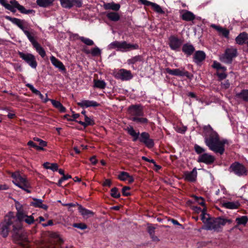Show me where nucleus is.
Masks as SVG:
<instances>
[{"instance_id":"obj_1","label":"nucleus","mask_w":248,"mask_h":248,"mask_svg":"<svg viewBox=\"0 0 248 248\" xmlns=\"http://www.w3.org/2000/svg\"><path fill=\"white\" fill-rule=\"evenodd\" d=\"M10 231H12L14 241L22 247H26L29 242L27 233L20 231L19 221L12 212H9L0 223V234L3 237H6Z\"/></svg>"},{"instance_id":"obj_2","label":"nucleus","mask_w":248,"mask_h":248,"mask_svg":"<svg viewBox=\"0 0 248 248\" xmlns=\"http://www.w3.org/2000/svg\"><path fill=\"white\" fill-rule=\"evenodd\" d=\"M203 135L205 145L216 154L222 155L225 151V144L228 143L227 140H220L217 133L214 131L210 125L203 127Z\"/></svg>"},{"instance_id":"obj_3","label":"nucleus","mask_w":248,"mask_h":248,"mask_svg":"<svg viewBox=\"0 0 248 248\" xmlns=\"http://www.w3.org/2000/svg\"><path fill=\"white\" fill-rule=\"evenodd\" d=\"M5 18L19 27L31 43L33 47L41 57L44 58L45 57L46 55L45 50L36 40V32L31 29L30 30H27V28L24 26L26 23L25 20L16 17H12L8 16H5Z\"/></svg>"},{"instance_id":"obj_4","label":"nucleus","mask_w":248,"mask_h":248,"mask_svg":"<svg viewBox=\"0 0 248 248\" xmlns=\"http://www.w3.org/2000/svg\"><path fill=\"white\" fill-rule=\"evenodd\" d=\"M232 221L230 219L222 218L220 217L206 219V229L208 230H214L219 232L221 228L227 223H231Z\"/></svg>"},{"instance_id":"obj_5","label":"nucleus","mask_w":248,"mask_h":248,"mask_svg":"<svg viewBox=\"0 0 248 248\" xmlns=\"http://www.w3.org/2000/svg\"><path fill=\"white\" fill-rule=\"evenodd\" d=\"M108 48L110 49H117L118 51L126 52L131 50L138 49L139 46L137 44L127 43L126 41L119 42L115 41L108 45Z\"/></svg>"},{"instance_id":"obj_6","label":"nucleus","mask_w":248,"mask_h":248,"mask_svg":"<svg viewBox=\"0 0 248 248\" xmlns=\"http://www.w3.org/2000/svg\"><path fill=\"white\" fill-rule=\"evenodd\" d=\"M12 177L14 179L13 182L15 185L27 193H31V191L29 190L30 187V184L25 178L22 177L18 172L13 173Z\"/></svg>"},{"instance_id":"obj_7","label":"nucleus","mask_w":248,"mask_h":248,"mask_svg":"<svg viewBox=\"0 0 248 248\" xmlns=\"http://www.w3.org/2000/svg\"><path fill=\"white\" fill-rule=\"evenodd\" d=\"M237 56V50L233 47L228 48L225 53L219 57L220 60L227 64H231L232 59Z\"/></svg>"},{"instance_id":"obj_8","label":"nucleus","mask_w":248,"mask_h":248,"mask_svg":"<svg viewBox=\"0 0 248 248\" xmlns=\"http://www.w3.org/2000/svg\"><path fill=\"white\" fill-rule=\"evenodd\" d=\"M229 171L239 177L247 175L246 168L242 164L238 162H235L231 164L229 168Z\"/></svg>"},{"instance_id":"obj_9","label":"nucleus","mask_w":248,"mask_h":248,"mask_svg":"<svg viewBox=\"0 0 248 248\" xmlns=\"http://www.w3.org/2000/svg\"><path fill=\"white\" fill-rule=\"evenodd\" d=\"M10 3L11 4L7 5L6 9L13 13L16 12L15 8H17L20 13L24 14H32L35 12L33 10H26L23 6L20 5L18 1L16 0L10 1Z\"/></svg>"},{"instance_id":"obj_10","label":"nucleus","mask_w":248,"mask_h":248,"mask_svg":"<svg viewBox=\"0 0 248 248\" xmlns=\"http://www.w3.org/2000/svg\"><path fill=\"white\" fill-rule=\"evenodd\" d=\"M18 54L19 57L28 63L31 68L34 69L36 68L37 62L35 56L33 54L21 51H18Z\"/></svg>"},{"instance_id":"obj_11","label":"nucleus","mask_w":248,"mask_h":248,"mask_svg":"<svg viewBox=\"0 0 248 248\" xmlns=\"http://www.w3.org/2000/svg\"><path fill=\"white\" fill-rule=\"evenodd\" d=\"M167 73L173 76L183 77L185 76L188 78H191L192 76L189 73L185 70L184 68L170 69L169 68L165 69Z\"/></svg>"},{"instance_id":"obj_12","label":"nucleus","mask_w":248,"mask_h":248,"mask_svg":"<svg viewBox=\"0 0 248 248\" xmlns=\"http://www.w3.org/2000/svg\"><path fill=\"white\" fill-rule=\"evenodd\" d=\"M138 139L140 142L143 143L148 148H152L154 146V140L150 138V135L148 133L142 132Z\"/></svg>"},{"instance_id":"obj_13","label":"nucleus","mask_w":248,"mask_h":248,"mask_svg":"<svg viewBox=\"0 0 248 248\" xmlns=\"http://www.w3.org/2000/svg\"><path fill=\"white\" fill-rule=\"evenodd\" d=\"M61 5L65 8H71L73 6L80 7L82 6L81 0H60Z\"/></svg>"},{"instance_id":"obj_14","label":"nucleus","mask_w":248,"mask_h":248,"mask_svg":"<svg viewBox=\"0 0 248 248\" xmlns=\"http://www.w3.org/2000/svg\"><path fill=\"white\" fill-rule=\"evenodd\" d=\"M115 77L122 80H128L133 78V76L130 71L121 69L116 73Z\"/></svg>"},{"instance_id":"obj_15","label":"nucleus","mask_w":248,"mask_h":248,"mask_svg":"<svg viewBox=\"0 0 248 248\" xmlns=\"http://www.w3.org/2000/svg\"><path fill=\"white\" fill-rule=\"evenodd\" d=\"M169 40L170 48L173 50L178 51L182 43L181 40L174 36H170Z\"/></svg>"},{"instance_id":"obj_16","label":"nucleus","mask_w":248,"mask_h":248,"mask_svg":"<svg viewBox=\"0 0 248 248\" xmlns=\"http://www.w3.org/2000/svg\"><path fill=\"white\" fill-rule=\"evenodd\" d=\"M128 111L132 117L143 116L142 108L140 105H132L130 106Z\"/></svg>"},{"instance_id":"obj_17","label":"nucleus","mask_w":248,"mask_h":248,"mask_svg":"<svg viewBox=\"0 0 248 248\" xmlns=\"http://www.w3.org/2000/svg\"><path fill=\"white\" fill-rule=\"evenodd\" d=\"M139 1L145 6H151L152 9L156 13L159 14H164L165 12L158 4L149 1L147 0H139Z\"/></svg>"},{"instance_id":"obj_18","label":"nucleus","mask_w":248,"mask_h":248,"mask_svg":"<svg viewBox=\"0 0 248 248\" xmlns=\"http://www.w3.org/2000/svg\"><path fill=\"white\" fill-rule=\"evenodd\" d=\"M215 157L207 153H204L200 155L198 159V161L199 162H202L206 164H211L215 161Z\"/></svg>"},{"instance_id":"obj_19","label":"nucleus","mask_w":248,"mask_h":248,"mask_svg":"<svg viewBox=\"0 0 248 248\" xmlns=\"http://www.w3.org/2000/svg\"><path fill=\"white\" fill-rule=\"evenodd\" d=\"M197 171L196 168H194L191 171H185L184 173V178L189 182H194L197 178Z\"/></svg>"},{"instance_id":"obj_20","label":"nucleus","mask_w":248,"mask_h":248,"mask_svg":"<svg viewBox=\"0 0 248 248\" xmlns=\"http://www.w3.org/2000/svg\"><path fill=\"white\" fill-rule=\"evenodd\" d=\"M16 208L17 209V213L16 216V219L17 220L19 221V223L20 224V230L21 231H22V224L21 222L23 221L26 217L27 215L24 212L23 210L21 209V207H18V206H16Z\"/></svg>"},{"instance_id":"obj_21","label":"nucleus","mask_w":248,"mask_h":248,"mask_svg":"<svg viewBox=\"0 0 248 248\" xmlns=\"http://www.w3.org/2000/svg\"><path fill=\"white\" fill-rule=\"evenodd\" d=\"M77 104L81 108L96 107L100 106V104L96 101L88 100H82L80 102H78Z\"/></svg>"},{"instance_id":"obj_22","label":"nucleus","mask_w":248,"mask_h":248,"mask_svg":"<svg viewBox=\"0 0 248 248\" xmlns=\"http://www.w3.org/2000/svg\"><path fill=\"white\" fill-rule=\"evenodd\" d=\"M78 206V210L80 214L83 217L88 218L93 216L94 213L88 209H87L83 207L81 205L77 204Z\"/></svg>"},{"instance_id":"obj_23","label":"nucleus","mask_w":248,"mask_h":248,"mask_svg":"<svg viewBox=\"0 0 248 248\" xmlns=\"http://www.w3.org/2000/svg\"><path fill=\"white\" fill-rule=\"evenodd\" d=\"M52 64L56 68L62 71H65L66 69L62 62L56 59L54 56H52L50 58Z\"/></svg>"},{"instance_id":"obj_24","label":"nucleus","mask_w":248,"mask_h":248,"mask_svg":"<svg viewBox=\"0 0 248 248\" xmlns=\"http://www.w3.org/2000/svg\"><path fill=\"white\" fill-rule=\"evenodd\" d=\"M182 51L187 56H191L195 51V48L191 44H185L182 48Z\"/></svg>"},{"instance_id":"obj_25","label":"nucleus","mask_w":248,"mask_h":248,"mask_svg":"<svg viewBox=\"0 0 248 248\" xmlns=\"http://www.w3.org/2000/svg\"><path fill=\"white\" fill-rule=\"evenodd\" d=\"M205 57V53L203 51H197L193 56L194 61L196 63H199L204 60Z\"/></svg>"},{"instance_id":"obj_26","label":"nucleus","mask_w":248,"mask_h":248,"mask_svg":"<svg viewBox=\"0 0 248 248\" xmlns=\"http://www.w3.org/2000/svg\"><path fill=\"white\" fill-rule=\"evenodd\" d=\"M181 18L183 20L186 21H191L195 19V16L193 13L184 10L182 11Z\"/></svg>"},{"instance_id":"obj_27","label":"nucleus","mask_w":248,"mask_h":248,"mask_svg":"<svg viewBox=\"0 0 248 248\" xmlns=\"http://www.w3.org/2000/svg\"><path fill=\"white\" fill-rule=\"evenodd\" d=\"M248 40V34L246 32L240 33L235 38L237 44L242 45L245 44Z\"/></svg>"},{"instance_id":"obj_28","label":"nucleus","mask_w":248,"mask_h":248,"mask_svg":"<svg viewBox=\"0 0 248 248\" xmlns=\"http://www.w3.org/2000/svg\"><path fill=\"white\" fill-rule=\"evenodd\" d=\"M103 7L105 10H112L115 11H118L120 8V5L119 3H115L112 2L104 3Z\"/></svg>"},{"instance_id":"obj_29","label":"nucleus","mask_w":248,"mask_h":248,"mask_svg":"<svg viewBox=\"0 0 248 248\" xmlns=\"http://www.w3.org/2000/svg\"><path fill=\"white\" fill-rule=\"evenodd\" d=\"M33 202L31 203V204L35 207H39L45 210H47L48 206L46 204L43 203V200L41 199L34 198Z\"/></svg>"},{"instance_id":"obj_30","label":"nucleus","mask_w":248,"mask_h":248,"mask_svg":"<svg viewBox=\"0 0 248 248\" xmlns=\"http://www.w3.org/2000/svg\"><path fill=\"white\" fill-rule=\"evenodd\" d=\"M240 206V203L238 202H224L223 206L230 209H237Z\"/></svg>"},{"instance_id":"obj_31","label":"nucleus","mask_w":248,"mask_h":248,"mask_svg":"<svg viewBox=\"0 0 248 248\" xmlns=\"http://www.w3.org/2000/svg\"><path fill=\"white\" fill-rule=\"evenodd\" d=\"M50 101H51L52 104L53 106L59 110V111L61 112H64L66 111V108L65 107L63 106V105L60 102L58 101H56L53 99H50Z\"/></svg>"},{"instance_id":"obj_32","label":"nucleus","mask_w":248,"mask_h":248,"mask_svg":"<svg viewBox=\"0 0 248 248\" xmlns=\"http://www.w3.org/2000/svg\"><path fill=\"white\" fill-rule=\"evenodd\" d=\"M127 130L128 133L133 137V140L134 141H136L138 140L140 136V132L137 133L132 126L127 127Z\"/></svg>"},{"instance_id":"obj_33","label":"nucleus","mask_w":248,"mask_h":248,"mask_svg":"<svg viewBox=\"0 0 248 248\" xmlns=\"http://www.w3.org/2000/svg\"><path fill=\"white\" fill-rule=\"evenodd\" d=\"M143 59L141 55H137L128 59L127 62L128 64H134L138 62H143Z\"/></svg>"},{"instance_id":"obj_34","label":"nucleus","mask_w":248,"mask_h":248,"mask_svg":"<svg viewBox=\"0 0 248 248\" xmlns=\"http://www.w3.org/2000/svg\"><path fill=\"white\" fill-rule=\"evenodd\" d=\"M106 16L109 20L113 21H117L120 18V15L116 12H108Z\"/></svg>"},{"instance_id":"obj_35","label":"nucleus","mask_w":248,"mask_h":248,"mask_svg":"<svg viewBox=\"0 0 248 248\" xmlns=\"http://www.w3.org/2000/svg\"><path fill=\"white\" fill-rule=\"evenodd\" d=\"M44 168L46 169H50L53 171L58 170V165L56 163H50L49 162H46L43 165Z\"/></svg>"},{"instance_id":"obj_36","label":"nucleus","mask_w":248,"mask_h":248,"mask_svg":"<svg viewBox=\"0 0 248 248\" xmlns=\"http://www.w3.org/2000/svg\"><path fill=\"white\" fill-rule=\"evenodd\" d=\"M131 120L134 122H136L137 123L140 124H146L148 123V120L147 118L140 117V116L133 117Z\"/></svg>"},{"instance_id":"obj_37","label":"nucleus","mask_w":248,"mask_h":248,"mask_svg":"<svg viewBox=\"0 0 248 248\" xmlns=\"http://www.w3.org/2000/svg\"><path fill=\"white\" fill-rule=\"evenodd\" d=\"M93 82L94 87L103 89L106 86V83L104 80L94 79Z\"/></svg>"},{"instance_id":"obj_38","label":"nucleus","mask_w":248,"mask_h":248,"mask_svg":"<svg viewBox=\"0 0 248 248\" xmlns=\"http://www.w3.org/2000/svg\"><path fill=\"white\" fill-rule=\"evenodd\" d=\"M236 96L248 102V90H243L240 93L236 94Z\"/></svg>"},{"instance_id":"obj_39","label":"nucleus","mask_w":248,"mask_h":248,"mask_svg":"<svg viewBox=\"0 0 248 248\" xmlns=\"http://www.w3.org/2000/svg\"><path fill=\"white\" fill-rule=\"evenodd\" d=\"M235 220L238 225H245L248 222V217L245 216H242L239 217H237Z\"/></svg>"},{"instance_id":"obj_40","label":"nucleus","mask_w":248,"mask_h":248,"mask_svg":"<svg viewBox=\"0 0 248 248\" xmlns=\"http://www.w3.org/2000/svg\"><path fill=\"white\" fill-rule=\"evenodd\" d=\"M54 0H37V3L42 7H46L49 4L52 3Z\"/></svg>"},{"instance_id":"obj_41","label":"nucleus","mask_w":248,"mask_h":248,"mask_svg":"<svg viewBox=\"0 0 248 248\" xmlns=\"http://www.w3.org/2000/svg\"><path fill=\"white\" fill-rule=\"evenodd\" d=\"M79 39L87 46H91L94 45L93 41L89 38L80 36L79 37Z\"/></svg>"},{"instance_id":"obj_42","label":"nucleus","mask_w":248,"mask_h":248,"mask_svg":"<svg viewBox=\"0 0 248 248\" xmlns=\"http://www.w3.org/2000/svg\"><path fill=\"white\" fill-rule=\"evenodd\" d=\"M111 196L115 198H118L120 197V193L118 191V189L117 187H113L110 190Z\"/></svg>"},{"instance_id":"obj_43","label":"nucleus","mask_w":248,"mask_h":248,"mask_svg":"<svg viewBox=\"0 0 248 248\" xmlns=\"http://www.w3.org/2000/svg\"><path fill=\"white\" fill-rule=\"evenodd\" d=\"M130 177L128 173L125 171H122L118 176V178L121 181H125Z\"/></svg>"},{"instance_id":"obj_44","label":"nucleus","mask_w":248,"mask_h":248,"mask_svg":"<svg viewBox=\"0 0 248 248\" xmlns=\"http://www.w3.org/2000/svg\"><path fill=\"white\" fill-rule=\"evenodd\" d=\"M101 53V50H100V49L99 47H98L97 46L92 48L91 50V54L93 56H97L100 55Z\"/></svg>"},{"instance_id":"obj_45","label":"nucleus","mask_w":248,"mask_h":248,"mask_svg":"<svg viewBox=\"0 0 248 248\" xmlns=\"http://www.w3.org/2000/svg\"><path fill=\"white\" fill-rule=\"evenodd\" d=\"M212 67L214 68H215L217 70L221 69L224 71H225L226 70V68L225 67L222 66L220 63H219L216 61L214 62Z\"/></svg>"},{"instance_id":"obj_46","label":"nucleus","mask_w":248,"mask_h":248,"mask_svg":"<svg viewBox=\"0 0 248 248\" xmlns=\"http://www.w3.org/2000/svg\"><path fill=\"white\" fill-rule=\"evenodd\" d=\"M27 144H28V145L31 147L35 148L37 150H38V151L44 150V148H43L41 146H38L33 141L30 140L29 141H28Z\"/></svg>"},{"instance_id":"obj_47","label":"nucleus","mask_w":248,"mask_h":248,"mask_svg":"<svg viewBox=\"0 0 248 248\" xmlns=\"http://www.w3.org/2000/svg\"><path fill=\"white\" fill-rule=\"evenodd\" d=\"M73 226L75 228L79 229L80 230H85L87 228V226L83 223H74Z\"/></svg>"},{"instance_id":"obj_48","label":"nucleus","mask_w":248,"mask_h":248,"mask_svg":"<svg viewBox=\"0 0 248 248\" xmlns=\"http://www.w3.org/2000/svg\"><path fill=\"white\" fill-rule=\"evenodd\" d=\"M33 140L39 142V146H41L43 148L47 145V143L46 141L43 140H41L38 138H37V137L34 138Z\"/></svg>"},{"instance_id":"obj_49","label":"nucleus","mask_w":248,"mask_h":248,"mask_svg":"<svg viewBox=\"0 0 248 248\" xmlns=\"http://www.w3.org/2000/svg\"><path fill=\"white\" fill-rule=\"evenodd\" d=\"M194 150L198 154H201L204 152L205 151L203 148L201 147L200 146L197 144H195L194 145Z\"/></svg>"},{"instance_id":"obj_50","label":"nucleus","mask_w":248,"mask_h":248,"mask_svg":"<svg viewBox=\"0 0 248 248\" xmlns=\"http://www.w3.org/2000/svg\"><path fill=\"white\" fill-rule=\"evenodd\" d=\"M85 123L86 127L88 125H93L94 124L93 121L87 115L85 116Z\"/></svg>"},{"instance_id":"obj_51","label":"nucleus","mask_w":248,"mask_h":248,"mask_svg":"<svg viewBox=\"0 0 248 248\" xmlns=\"http://www.w3.org/2000/svg\"><path fill=\"white\" fill-rule=\"evenodd\" d=\"M26 86L28 87L31 91V92L34 93V94L36 95H38L41 93L39 91L36 89L33 85H32L31 84L28 83L26 84Z\"/></svg>"},{"instance_id":"obj_52","label":"nucleus","mask_w":248,"mask_h":248,"mask_svg":"<svg viewBox=\"0 0 248 248\" xmlns=\"http://www.w3.org/2000/svg\"><path fill=\"white\" fill-rule=\"evenodd\" d=\"M23 221L28 224H31L34 222V220L32 216H29L27 215Z\"/></svg>"},{"instance_id":"obj_53","label":"nucleus","mask_w":248,"mask_h":248,"mask_svg":"<svg viewBox=\"0 0 248 248\" xmlns=\"http://www.w3.org/2000/svg\"><path fill=\"white\" fill-rule=\"evenodd\" d=\"M195 210L196 211V212H199V211H202V221L204 222V219H205V211L206 210L205 209H203V210H202L201 208L200 207H195Z\"/></svg>"},{"instance_id":"obj_54","label":"nucleus","mask_w":248,"mask_h":248,"mask_svg":"<svg viewBox=\"0 0 248 248\" xmlns=\"http://www.w3.org/2000/svg\"><path fill=\"white\" fill-rule=\"evenodd\" d=\"M210 27L216 30H217L218 33H220L222 31H223V30L225 29L224 28H222L219 26L216 25L215 24H211Z\"/></svg>"},{"instance_id":"obj_55","label":"nucleus","mask_w":248,"mask_h":248,"mask_svg":"<svg viewBox=\"0 0 248 248\" xmlns=\"http://www.w3.org/2000/svg\"><path fill=\"white\" fill-rule=\"evenodd\" d=\"M210 27L216 30H217L218 33H220L222 31H223V30L225 29L224 28H222L219 26L216 25L215 24H211Z\"/></svg>"},{"instance_id":"obj_56","label":"nucleus","mask_w":248,"mask_h":248,"mask_svg":"<svg viewBox=\"0 0 248 248\" xmlns=\"http://www.w3.org/2000/svg\"><path fill=\"white\" fill-rule=\"evenodd\" d=\"M217 75L218 76L220 80L225 79L227 77V74L225 73V71H223L222 72H217Z\"/></svg>"},{"instance_id":"obj_57","label":"nucleus","mask_w":248,"mask_h":248,"mask_svg":"<svg viewBox=\"0 0 248 248\" xmlns=\"http://www.w3.org/2000/svg\"><path fill=\"white\" fill-rule=\"evenodd\" d=\"M130 187L129 186H124L122 189V193L124 196H128L130 195V193L126 192L127 190L130 189Z\"/></svg>"},{"instance_id":"obj_58","label":"nucleus","mask_w":248,"mask_h":248,"mask_svg":"<svg viewBox=\"0 0 248 248\" xmlns=\"http://www.w3.org/2000/svg\"><path fill=\"white\" fill-rule=\"evenodd\" d=\"M230 84L228 80L224 81L221 83V87L222 88L227 89L230 87Z\"/></svg>"},{"instance_id":"obj_59","label":"nucleus","mask_w":248,"mask_h":248,"mask_svg":"<svg viewBox=\"0 0 248 248\" xmlns=\"http://www.w3.org/2000/svg\"><path fill=\"white\" fill-rule=\"evenodd\" d=\"M155 227L152 225H149L148 227V232L150 235H152L155 233Z\"/></svg>"},{"instance_id":"obj_60","label":"nucleus","mask_w":248,"mask_h":248,"mask_svg":"<svg viewBox=\"0 0 248 248\" xmlns=\"http://www.w3.org/2000/svg\"><path fill=\"white\" fill-rule=\"evenodd\" d=\"M220 34L222 35L225 37H228L229 34V31L225 28L223 31L221 32L220 33Z\"/></svg>"},{"instance_id":"obj_61","label":"nucleus","mask_w":248,"mask_h":248,"mask_svg":"<svg viewBox=\"0 0 248 248\" xmlns=\"http://www.w3.org/2000/svg\"><path fill=\"white\" fill-rule=\"evenodd\" d=\"M196 198L197 199V201L199 202V203L200 204H201L202 206L205 205L204 201L202 198V197L198 198V197H196Z\"/></svg>"},{"instance_id":"obj_62","label":"nucleus","mask_w":248,"mask_h":248,"mask_svg":"<svg viewBox=\"0 0 248 248\" xmlns=\"http://www.w3.org/2000/svg\"><path fill=\"white\" fill-rule=\"evenodd\" d=\"M90 161L92 162V164L95 165L97 163V160L96 159V156L94 155L92 156L90 158Z\"/></svg>"},{"instance_id":"obj_63","label":"nucleus","mask_w":248,"mask_h":248,"mask_svg":"<svg viewBox=\"0 0 248 248\" xmlns=\"http://www.w3.org/2000/svg\"><path fill=\"white\" fill-rule=\"evenodd\" d=\"M111 185V181L109 179H106L103 184V186H110Z\"/></svg>"},{"instance_id":"obj_64","label":"nucleus","mask_w":248,"mask_h":248,"mask_svg":"<svg viewBox=\"0 0 248 248\" xmlns=\"http://www.w3.org/2000/svg\"><path fill=\"white\" fill-rule=\"evenodd\" d=\"M0 3L5 7V8H6L7 5H9L10 4L7 3L6 0H0Z\"/></svg>"}]
</instances>
